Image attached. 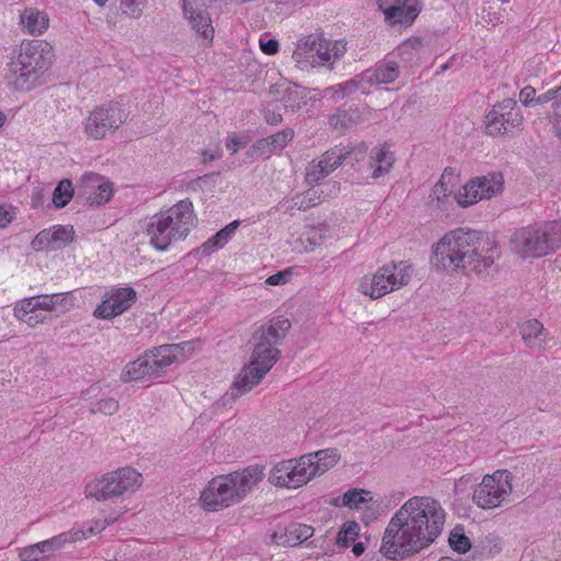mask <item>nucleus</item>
I'll use <instances>...</instances> for the list:
<instances>
[{"instance_id": "f257e3e1", "label": "nucleus", "mask_w": 561, "mask_h": 561, "mask_svg": "<svg viewBox=\"0 0 561 561\" xmlns=\"http://www.w3.org/2000/svg\"><path fill=\"white\" fill-rule=\"evenodd\" d=\"M444 523L445 511L438 501L413 496L391 517L380 552L390 560L405 559L434 542Z\"/></svg>"}, {"instance_id": "f03ea898", "label": "nucleus", "mask_w": 561, "mask_h": 561, "mask_svg": "<svg viewBox=\"0 0 561 561\" xmlns=\"http://www.w3.org/2000/svg\"><path fill=\"white\" fill-rule=\"evenodd\" d=\"M496 242L488 234L463 228L445 233L434 245L432 264L447 273L486 272L499 259Z\"/></svg>"}, {"instance_id": "7ed1b4c3", "label": "nucleus", "mask_w": 561, "mask_h": 561, "mask_svg": "<svg viewBox=\"0 0 561 561\" xmlns=\"http://www.w3.org/2000/svg\"><path fill=\"white\" fill-rule=\"evenodd\" d=\"M291 328L289 319L276 316L260 325L252 334L251 359L236 377L225 400H236L257 386L280 357L277 345Z\"/></svg>"}, {"instance_id": "20e7f679", "label": "nucleus", "mask_w": 561, "mask_h": 561, "mask_svg": "<svg viewBox=\"0 0 561 561\" xmlns=\"http://www.w3.org/2000/svg\"><path fill=\"white\" fill-rule=\"evenodd\" d=\"M195 215L190 199H183L168 210L151 216L145 224V237L157 251L163 252L187 237Z\"/></svg>"}, {"instance_id": "39448f33", "label": "nucleus", "mask_w": 561, "mask_h": 561, "mask_svg": "<svg viewBox=\"0 0 561 561\" xmlns=\"http://www.w3.org/2000/svg\"><path fill=\"white\" fill-rule=\"evenodd\" d=\"M263 476L262 467L250 466L242 471L213 478L201 494L203 506L215 512L241 502Z\"/></svg>"}, {"instance_id": "423d86ee", "label": "nucleus", "mask_w": 561, "mask_h": 561, "mask_svg": "<svg viewBox=\"0 0 561 561\" xmlns=\"http://www.w3.org/2000/svg\"><path fill=\"white\" fill-rule=\"evenodd\" d=\"M53 47L45 41L23 42L15 59L8 64L5 81L19 91L31 90L53 62Z\"/></svg>"}, {"instance_id": "0eeeda50", "label": "nucleus", "mask_w": 561, "mask_h": 561, "mask_svg": "<svg viewBox=\"0 0 561 561\" xmlns=\"http://www.w3.org/2000/svg\"><path fill=\"white\" fill-rule=\"evenodd\" d=\"M513 250L522 257H541L561 247V222L550 221L540 226L517 229L512 236Z\"/></svg>"}, {"instance_id": "6e6552de", "label": "nucleus", "mask_w": 561, "mask_h": 561, "mask_svg": "<svg viewBox=\"0 0 561 561\" xmlns=\"http://www.w3.org/2000/svg\"><path fill=\"white\" fill-rule=\"evenodd\" d=\"M410 278V265L407 262H390L379 267L376 273L365 275L358 290L371 299H378L405 286Z\"/></svg>"}, {"instance_id": "1a4fd4ad", "label": "nucleus", "mask_w": 561, "mask_h": 561, "mask_svg": "<svg viewBox=\"0 0 561 561\" xmlns=\"http://www.w3.org/2000/svg\"><path fill=\"white\" fill-rule=\"evenodd\" d=\"M141 483V474L135 469L125 467L104 474L100 480L88 483L84 492L87 497L106 501L134 493Z\"/></svg>"}, {"instance_id": "9d476101", "label": "nucleus", "mask_w": 561, "mask_h": 561, "mask_svg": "<svg viewBox=\"0 0 561 561\" xmlns=\"http://www.w3.org/2000/svg\"><path fill=\"white\" fill-rule=\"evenodd\" d=\"M512 490V473L497 470L483 477L473 491L472 501L482 510H493L504 503Z\"/></svg>"}, {"instance_id": "9b49d317", "label": "nucleus", "mask_w": 561, "mask_h": 561, "mask_svg": "<svg viewBox=\"0 0 561 561\" xmlns=\"http://www.w3.org/2000/svg\"><path fill=\"white\" fill-rule=\"evenodd\" d=\"M127 119V114L117 102L94 107L84 119L83 128L89 138L103 139L117 130Z\"/></svg>"}, {"instance_id": "f8f14e48", "label": "nucleus", "mask_w": 561, "mask_h": 561, "mask_svg": "<svg viewBox=\"0 0 561 561\" xmlns=\"http://www.w3.org/2000/svg\"><path fill=\"white\" fill-rule=\"evenodd\" d=\"M313 478L310 459L302 455L277 462L270 472L268 481L275 486L297 489Z\"/></svg>"}, {"instance_id": "ddd939ff", "label": "nucleus", "mask_w": 561, "mask_h": 561, "mask_svg": "<svg viewBox=\"0 0 561 561\" xmlns=\"http://www.w3.org/2000/svg\"><path fill=\"white\" fill-rule=\"evenodd\" d=\"M524 116L517 102L507 98L493 105L485 116V128L491 136H502L519 128Z\"/></svg>"}, {"instance_id": "4468645a", "label": "nucleus", "mask_w": 561, "mask_h": 561, "mask_svg": "<svg viewBox=\"0 0 561 561\" xmlns=\"http://www.w3.org/2000/svg\"><path fill=\"white\" fill-rule=\"evenodd\" d=\"M77 195L90 206H100L112 198V183L98 173L85 172L77 184Z\"/></svg>"}, {"instance_id": "2eb2a0df", "label": "nucleus", "mask_w": 561, "mask_h": 561, "mask_svg": "<svg viewBox=\"0 0 561 561\" xmlns=\"http://www.w3.org/2000/svg\"><path fill=\"white\" fill-rule=\"evenodd\" d=\"M502 186L503 178L501 174L477 178L469 181L455 198L460 206L467 207L497 194L502 191Z\"/></svg>"}, {"instance_id": "dca6fc26", "label": "nucleus", "mask_w": 561, "mask_h": 561, "mask_svg": "<svg viewBox=\"0 0 561 561\" xmlns=\"http://www.w3.org/2000/svg\"><path fill=\"white\" fill-rule=\"evenodd\" d=\"M137 300V293L131 287L112 288L107 291L93 314L100 319H112L127 311Z\"/></svg>"}, {"instance_id": "f3484780", "label": "nucleus", "mask_w": 561, "mask_h": 561, "mask_svg": "<svg viewBox=\"0 0 561 561\" xmlns=\"http://www.w3.org/2000/svg\"><path fill=\"white\" fill-rule=\"evenodd\" d=\"M193 351L192 342H183L179 344H164L154 347L148 354L156 376L164 371L167 367L178 360L180 357H185L186 352Z\"/></svg>"}, {"instance_id": "a211bd4d", "label": "nucleus", "mask_w": 561, "mask_h": 561, "mask_svg": "<svg viewBox=\"0 0 561 561\" xmlns=\"http://www.w3.org/2000/svg\"><path fill=\"white\" fill-rule=\"evenodd\" d=\"M312 526L291 523L287 526H278L271 535V543L278 547H296L313 536Z\"/></svg>"}, {"instance_id": "6ab92c4d", "label": "nucleus", "mask_w": 561, "mask_h": 561, "mask_svg": "<svg viewBox=\"0 0 561 561\" xmlns=\"http://www.w3.org/2000/svg\"><path fill=\"white\" fill-rule=\"evenodd\" d=\"M400 67L393 60L382 59L376 62L371 68L363 71L358 78L362 83L373 85L393 83L400 76Z\"/></svg>"}, {"instance_id": "aec40b11", "label": "nucleus", "mask_w": 561, "mask_h": 561, "mask_svg": "<svg viewBox=\"0 0 561 561\" xmlns=\"http://www.w3.org/2000/svg\"><path fill=\"white\" fill-rule=\"evenodd\" d=\"M345 39H327L322 35L314 54V66H329L330 68L346 53Z\"/></svg>"}, {"instance_id": "412c9836", "label": "nucleus", "mask_w": 561, "mask_h": 561, "mask_svg": "<svg viewBox=\"0 0 561 561\" xmlns=\"http://www.w3.org/2000/svg\"><path fill=\"white\" fill-rule=\"evenodd\" d=\"M416 0H398L393 5L383 9L386 21L390 24L410 25L420 13Z\"/></svg>"}, {"instance_id": "4be33fe9", "label": "nucleus", "mask_w": 561, "mask_h": 561, "mask_svg": "<svg viewBox=\"0 0 561 561\" xmlns=\"http://www.w3.org/2000/svg\"><path fill=\"white\" fill-rule=\"evenodd\" d=\"M321 34H310L297 41L291 57L301 69L314 67L313 58Z\"/></svg>"}, {"instance_id": "5701e85b", "label": "nucleus", "mask_w": 561, "mask_h": 561, "mask_svg": "<svg viewBox=\"0 0 561 561\" xmlns=\"http://www.w3.org/2000/svg\"><path fill=\"white\" fill-rule=\"evenodd\" d=\"M20 24L25 33L41 35L49 26V16L36 8H26L20 14Z\"/></svg>"}, {"instance_id": "b1692460", "label": "nucleus", "mask_w": 561, "mask_h": 561, "mask_svg": "<svg viewBox=\"0 0 561 561\" xmlns=\"http://www.w3.org/2000/svg\"><path fill=\"white\" fill-rule=\"evenodd\" d=\"M519 333L524 343L533 350H541L545 347L548 331L543 324L537 319L527 320L519 327Z\"/></svg>"}, {"instance_id": "393cba45", "label": "nucleus", "mask_w": 561, "mask_h": 561, "mask_svg": "<svg viewBox=\"0 0 561 561\" xmlns=\"http://www.w3.org/2000/svg\"><path fill=\"white\" fill-rule=\"evenodd\" d=\"M394 163L393 153L386 147H375L369 153V168L371 169V179L378 180L389 173Z\"/></svg>"}, {"instance_id": "a878e982", "label": "nucleus", "mask_w": 561, "mask_h": 561, "mask_svg": "<svg viewBox=\"0 0 561 561\" xmlns=\"http://www.w3.org/2000/svg\"><path fill=\"white\" fill-rule=\"evenodd\" d=\"M81 540H84V535L82 533L70 529L49 539L39 541L38 545L47 560L49 557L54 556L55 552L61 550L66 546V543L77 542Z\"/></svg>"}, {"instance_id": "bb28decb", "label": "nucleus", "mask_w": 561, "mask_h": 561, "mask_svg": "<svg viewBox=\"0 0 561 561\" xmlns=\"http://www.w3.org/2000/svg\"><path fill=\"white\" fill-rule=\"evenodd\" d=\"M183 10L185 16L190 20L192 28L202 34L204 38L211 39L214 36V28L210 24L209 16L201 10L193 9L190 5V0H183Z\"/></svg>"}, {"instance_id": "cd10ccee", "label": "nucleus", "mask_w": 561, "mask_h": 561, "mask_svg": "<svg viewBox=\"0 0 561 561\" xmlns=\"http://www.w3.org/2000/svg\"><path fill=\"white\" fill-rule=\"evenodd\" d=\"M306 456L310 459L313 477L323 474L333 468L340 459L337 450L333 448L309 453Z\"/></svg>"}, {"instance_id": "c85d7f7f", "label": "nucleus", "mask_w": 561, "mask_h": 561, "mask_svg": "<svg viewBox=\"0 0 561 561\" xmlns=\"http://www.w3.org/2000/svg\"><path fill=\"white\" fill-rule=\"evenodd\" d=\"M309 93L310 91L306 88L291 85L284 90L280 101L287 110L296 112L307 106L308 101L316 102L318 100L316 95L308 96Z\"/></svg>"}, {"instance_id": "c756f323", "label": "nucleus", "mask_w": 561, "mask_h": 561, "mask_svg": "<svg viewBox=\"0 0 561 561\" xmlns=\"http://www.w3.org/2000/svg\"><path fill=\"white\" fill-rule=\"evenodd\" d=\"M148 376H156L151 365V360L146 353L144 356L138 357L136 360L126 365L122 373V380L130 382L140 380Z\"/></svg>"}, {"instance_id": "7c9ffc66", "label": "nucleus", "mask_w": 561, "mask_h": 561, "mask_svg": "<svg viewBox=\"0 0 561 561\" xmlns=\"http://www.w3.org/2000/svg\"><path fill=\"white\" fill-rule=\"evenodd\" d=\"M38 310L56 311L59 307L61 311L68 310L73 305V298L69 293H57L51 295L36 296Z\"/></svg>"}, {"instance_id": "2f4dec72", "label": "nucleus", "mask_w": 561, "mask_h": 561, "mask_svg": "<svg viewBox=\"0 0 561 561\" xmlns=\"http://www.w3.org/2000/svg\"><path fill=\"white\" fill-rule=\"evenodd\" d=\"M360 84L363 83L360 78L357 76L354 79L325 88L319 95L321 98L332 100L333 102H337L344 99L346 95L356 92L360 88Z\"/></svg>"}, {"instance_id": "473e14b6", "label": "nucleus", "mask_w": 561, "mask_h": 561, "mask_svg": "<svg viewBox=\"0 0 561 561\" xmlns=\"http://www.w3.org/2000/svg\"><path fill=\"white\" fill-rule=\"evenodd\" d=\"M347 160V152L344 149L335 147L325 151L317 161L323 167V174L327 178L337 167Z\"/></svg>"}, {"instance_id": "72a5a7b5", "label": "nucleus", "mask_w": 561, "mask_h": 561, "mask_svg": "<svg viewBox=\"0 0 561 561\" xmlns=\"http://www.w3.org/2000/svg\"><path fill=\"white\" fill-rule=\"evenodd\" d=\"M75 194L70 180H62L58 183L53 193V203L57 208L65 207Z\"/></svg>"}, {"instance_id": "f704fd0d", "label": "nucleus", "mask_w": 561, "mask_h": 561, "mask_svg": "<svg viewBox=\"0 0 561 561\" xmlns=\"http://www.w3.org/2000/svg\"><path fill=\"white\" fill-rule=\"evenodd\" d=\"M321 195L316 188L307 190L301 196L296 197L294 204L288 209L297 208L298 210H307L321 203Z\"/></svg>"}, {"instance_id": "c9c22d12", "label": "nucleus", "mask_w": 561, "mask_h": 561, "mask_svg": "<svg viewBox=\"0 0 561 561\" xmlns=\"http://www.w3.org/2000/svg\"><path fill=\"white\" fill-rule=\"evenodd\" d=\"M359 526L356 522H346L336 536V543L342 547H347L354 542L358 536Z\"/></svg>"}, {"instance_id": "e433bc0d", "label": "nucleus", "mask_w": 561, "mask_h": 561, "mask_svg": "<svg viewBox=\"0 0 561 561\" xmlns=\"http://www.w3.org/2000/svg\"><path fill=\"white\" fill-rule=\"evenodd\" d=\"M38 311L36 296L19 301L14 307V316L21 321H30L27 314Z\"/></svg>"}, {"instance_id": "4c0bfd02", "label": "nucleus", "mask_w": 561, "mask_h": 561, "mask_svg": "<svg viewBox=\"0 0 561 561\" xmlns=\"http://www.w3.org/2000/svg\"><path fill=\"white\" fill-rule=\"evenodd\" d=\"M49 230L55 248H59L61 244H68L73 240L72 227L55 226Z\"/></svg>"}, {"instance_id": "58836bf2", "label": "nucleus", "mask_w": 561, "mask_h": 561, "mask_svg": "<svg viewBox=\"0 0 561 561\" xmlns=\"http://www.w3.org/2000/svg\"><path fill=\"white\" fill-rule=\"evenodd\" d=\"M119 409V403L114 398H103L100 399L98 402H95L90 411L91 413H102L104 415H113L115 414Z\"/></svg>"}, {"instance_id": "ea45409f", "label": "nucleus", "mask_w": 561, "mask_h": 561, "mask_svg": "<svg viewBox=\"0 0 561 561\" xmlns=\"http://www.w3.org/2000/svg\"><path fill=\"white\" fill-rule=\"evenodd\" d=\"M324 237L320 230L310 229V231L302 233L300 241L304 244V250L307 252L313 251L317 247L321 245Z\"/></svg>"}, {"instance_id": "a19ab883", "label": "nucleus", "mask_w": 561, "mask_h": 561, "mask_svg": "<svg viewBox=\"0 0 561 561\" xmlns=\"http://www.w3.org/2000/svg\"><path fill=\"white\" fill-rule=\"evenodd\" d=\"M148 0H121L122 12L129 18L137 19L142 14V9Z\"/></svg>"}, {"instance_id": "79ce46f5", "label": "nucleus", "mask_w": 561, "mask_h": 561, "mask_svg": "<svg viewBox=\"0 0 561 561\" xmlns=\"http://www.w3.org/2000/svg\"><path fill=\"white\" fill-rule=\"evenodd\" d=\"M116 520L114 517H107L105 519H96L93 520L92 524L88 527L82 528H72L71 530L82 533L84 535V539L92 535H96L104 530L106 526L113 524Z\"/></svg>"}, {"instance_id": "37998d69", "label": "nucleus", "mask_w": 561, "mask_h": 561, "mask_svg": "<svg viewBox=\"0 0 561 561\" xmlns=\"http://www.w3.org/2000/svg\"><path fill=\"white\" fill-rule=\"evenodd\" d=\"M322 168L323 167H321V164L318 163L317 160H312L311 162L308 163L306 168L305 180L309 185H318L320 181L325 178Z\"/></svg>"}, {"instance_id": "c03bdc74", "label": "nucleus", "mask_w": 561, "mask_h": 561, "mask_svg": "<svg viewBox=\"0 0 561 561\" xmlns=\"http://www.w3.org/2000/svg\"><path fill=\"white\" fill-rule=\"evenodd\" d=\"M448 541L453 550L458 553H465L471 547L469 538L465 534L458 533L456 529L450 533Z\"/></svg>"}, {"instance_id": "a18cd8bd", "label": "nucleus", "mask_w": 561, "mask_h": 561, "mask_svg": "<svg viewBox=\"0 0 561 561\" xmlns=\"http://www.w3.org/2000/svg\"><path fill=\"white\" fill-rule=\"evenodd\" d=\"M268 138L272 145L271 150H282L288 145V142L293 140L294 130L291 128H286L279 133L270 136Z\"/></svg>"}, {"instance_id": "49530a36", "label": "nucleus", "mask_w": 561, "mask_h": 561, "mask_svg": "<svg viewBox=\"0 0 561 561\" xmlns=\"http://www.w3.org/2000/svg\"><path fill=\"white\" fill-rule=\"evenodd\" d=\"M354 114L347 111H337L330 117V124L335 128L346 129L354 123Z\"/></svg>"}, {"instance_id": "de8ad7c7", "label": "nucleus", "mask_w": 561, "mask_h": 561, "mask_svg": "<svg viewBox=\"0 0 561 561\" xmlns=\"http://www.w3.org/2000/svg\"><path fill=\"white\" fill-rule=\"evenodd\" d=\"M364 494H368V492L365 490L356 489L347 491L344 493L342 499L343 505L348 507H358L360 503L366 501Z\"/></svg>"}, {"instance_id": "09e8293b", "label": "nucleus", "mask_w": 561, "mask_h": 561, "mask_svg": "<svg viewBox=\"0 0 561 561\" xmlns=\"http://www.w3.org/2000/svg\"><path fill=\"white\" fill-rule=\"evenodd\" d=\"M20 557L22 561H45L46 558L38 545L34 543L28 547H25L21 552Z\"/></svg>"}, {"instance_id": "8fccbe9b", "label": "nucleus", "mask_w": 561, "mask_h": 561, "mask_svg": "<svg viewBox=\"0 0 561 561\" xmlns=\"http://www.w3.org/2000/svg\"><path fill=\"white\" fill-rule=\"evenodd\" d=\"M31 244L35 251H42L48 247H51L53 249H55L53 238L50 234V230H48V229L43 230L39 233H37Z\"/></svg>"}, {"instance_id": "3c124183", "label": "nucleus", "mask_w": 561, "mask_h": 561, "mask_svg": "<svg viewBox=\"0 0 561 561\" xmlns=\"http://www.w3.org/2000/svg\"><path fill=\"white\" fill-rule=\"evenodd\" d=\"M519 101L524 106L527 107H536L537 106V96L536 90L531 85L524 87L519 92Z\"/></svg>"}, {"instance_id": "603ef678", "label": "nucleus", "mask_w": 561, "mask_h": 561, "mask_svg": "<svg viewBox=\"0 0 561 561\" xmlns=\"http://www.w3.org/2000/svg\"><path fill=\"white\" fill-rule=\"evenodd\" d=\"M341 149H344L345 152H347V160H355L359 161L364 158V156L367 152V146L364 142H360L359 145L355 146H348V147H340Z\"/></svg>"}, {"instance_id": "864d4df0", "label": "nucleus", "mask_w": 561, "mask_h": 561, "mask_svg": "<svg viewBox=\"0 0 561 561\" xmlns=\"http://www.w3.org/2000/svg\"><path fill=\"white\" fill-rule=\"evenodd\" d=\"M290 277H291L290 270H284V271H280L278 273H275V274L268 276L266 278L265 283L270 286L284 285L289 282Z\"/></svg>"}, {"instance_id": "5fc2aeb1", "label": "nucleus", "mask_w": 561, "mask_h": 561, "mask_svg": "<svg viewBox=\"0 0 561 561\" xmlns=\"http://www.w3.org/2000/svg\"><path fill=\"white\" fill-rule=\"evenodd\" d=\"M239 226V221L234 220L227 225L224 229L219 230L215 236L219 240L220 243L224 245L230 240L234 231L237 230Z\"/></svg>"}, {"instance_id": "6e6d98bb", "label": "nucleus", "mask_w": 561, "mask_h": 561, "mask_svg": "<svg viewBox=\"0 0 561 561\" xmlns=\"http://www.w3.org/2000/svg\"><path fill=\"white\" fill-rule=\"evenodd\" d=\"M248 144V140L244 137H228L226 140V147L228 150L231 151V153L238 152L241 148H244Z\"/></svg>"}, {"instance_id": "4d7b16f0", "label": "nucleus", "mask_w": 561, "mask_h": 561, "mask_svg": "<svg viewBox=\"0 0 561 561\" xmlns=\"http://www.w3.org/2000/svg\"><path fill=\"white\" fill-rule=\"evenodd\" d=\"M260 47H261L262 51L265 53L266 55H274L277 53V50L279 48V43L276 38H267V39L261 38Z\"/></svg>"}, {"instance_id": "13d9d810", "label": "nucleus", "mask_w": 561, "mask_h": 561, "mask_svg": "<svg viewBox=\"0 0 561 561\" xmlns=\"http://www.w3.org/2000/svg\"><path fill=\"white\" fill-rule=\"evenodd\" d=\"M222 247L224 244L219 242L216 236H214L213 238L208 239L206 242L203 243L202 252L206 255H209L216 250L221 249Z\"/></svg>"}, {"instance_id": "bf43d9fd", "label": "nucleus", "mask_w": 561, "mask_h": 561, "mask_svg": "<svg viewBox=\"0 0 561 561\" xmlns=\"http://www.w3.org/2000/svg\"><path fill=\"white\" fill-rule=\"evenodd\" d=\"M272 145L270 142V138H262L257 140L254 145V149L260 152V154H270L274 152V150H271Z\"/></svg>"}, {"instance_id": "052dcab7", "label": "nucleus", "mask_w": 561, "mask_h": 561, "mask_svg": "<svg viewBox=\"0 0 561 561\" xmlns=\"http://www.w3.org/2000/svg\"><path fill=\"white\" fill-rule=\"evenodd\" d=\"M559 90H556L554 88L546 91L545 93L537 96V106L546 104L559 96Z\"/></svg>"}, {"instance_id": "680f3d73", "label": "nucleus", "mask_w": 561, "mask_h": 561, "mask_svg": "<svg viewBox=\"0 0 561 561\" xmlns=\"http://www.w3.org/2000/svg\"><path fill=\"white\" fill-rule=\"evenodd\" d=\"M432 196H435L437 202H440L442 197L446 198L448 196L447 187L444 185L443 182H439L434 186Z\"/></svg>"}, {"instance_id": "e2e57ef3", "label": "nucleus", "mask_w": 561, "mask_h": 561, "mask_svg": "<svg viewBox=\"0 0 561 561\" xmlns=\"http://www.w3.org/2000/svg\"><path fill=\"white\" fill-rule=\"evenodd\" d=\"M12 220L10 213L0 205V228L7 227Z\"/></svg>"}, {"instance_id": "0e129e2a", "label": "nucleus", "mask_w": 561, "mask_h": 561, "mask_svg": "<svg viewBox=\"0 0 561 561\" xmlns=\"http://www.w3.org/2000/svg\"><path fill=\"white\" fill-rule=\"evenodd\" d=\"M265 119L268 124L276 125L282 122V115L275 112L267 111L265 113Z\"/></svg>"}, {"instance_id": "69168bd1", "label": "nucleus", "mask_w": 561, "mask_h": 561, "mask_svg": "<svg viewBox=\"0 0 561 561\" xmlns=\"http://www.w3.org/2000/svg\"><path fill=\"white\" fill-rule=\"evenodd\" d=\"M27 318L30 319V321H24V322L31 327H34V325L43 322L45 319V317H39L36 312L27 314Z\"/></svg>"}, {"instance_id": "338daca9", "label": "nucleus", "mask_w": 561, "mask_h": 561, "mask_svg": "<svg viewBox=\"0 0 561 561\" xmlns=\"http://www.w3.org/2000/svg\"><path fill=\"white\" fill-rule=\"evenodd\" d=\"M203 156L205 158V160H209V161H213V160H216V159H219L221 157V153L219 150H205L203 152Z\"/></svg>"}, {"instance_id": "774afa93", "label": "nucleus", "mask_w": 561, "mask_h": 561, "mask_svg": "<svg viewBox=\"0 0 561 561\" xmlns=\"http://www.w3.org/2000/svg\"><path fill=\"white\" fill-rule=\"evenodd\" d=\"M364 550H365V547L362 542L355 543L352 549V551L355 556H360L364 552Z\"/></svg>"}]
</instances>
